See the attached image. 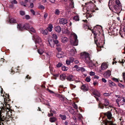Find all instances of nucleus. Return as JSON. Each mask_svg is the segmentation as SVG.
I'll list each match as a JSON object with an SVG mask.
<instances>
[{"label": "nucleus", "mask_w": 125, "mask_h": 125, "mask_svg": "<svg viewBox=\"0 0 125 125\" xmlns=\"http://www.w3.org/2000/svg\"><path fill=\"white\" fill-rule=\"evenodd\" d=\"M50 112H52V113H53L54 114H56V112L55 111L52 110L51 108V110H50Z\"/></svg>", "instance_id": "54"}, {"label": "nucleus", "mask_w": 125, "mask_h": 125, "mask_svg": "<svg viewBox=\"0 0 125 125\" xmlns=\"http://www.w3.org/2000/svg\"><path fill=\"white\" fill-rule=\"evenodd\" d=\"M93 94L96 96L100 97L101 95L99 92L96 90H95L93 92Z\"/></svg>", "instance_id": "18"}, {"label": "nucleus", "mask_w": 125, "mask_h": 125, "mask_svg": "<svg viewBox=\"0 0 125 125\" xmlns=\"http://www.w3.org/2000/svg\"><path fill=\"white\" fill-rule=\"evenodd\" d=\"M81 89L83 91H86L88 90V88L87 85L83 84L82 85L81 88Z\"/></svg>", "instance_id": "13"}, {"label": "nucleus", "mask_w": 125, "mask_h": 125, "mask_svg": "<svg viewBox=\"0 0 125 125\" xmlns=\"http://www.w3.org/2000/svg\"><path fill=\"white\" fill-rule=\"evenodd\" d=\"M68 69V68L65 66H63L62 67V71H66Z\"/></svg>", "instance_id": "39"}, {"label": "nucleus", "mask_w": 125, "mask_h": 125, "mask_svg": "<svg viewBox=\"0 0 125 125\" xmlns=\"http://www.w3.org/2000/svg\"><path fill=\"white\" fill-rule=\"evenodd\" d=\"M89 74L91 76H93L95 74V73L94 72L91 71L90 72Z\"/></svg>", "instance_id": "51"}, {"label": "nucleus", "mask_w": 125, "mask_h": 125, "mask_svg": "<svg viewBox=\"0 0 125 125\" xmlns=\"http://www.w3.org/2000/svg\"><path fill=\"white\" fill-rule=\"evenodd\" d=\"M40 31L44 35H46L48 33V31L47 30L45 29L44 30L42 28H41Z\"/></svg>", "instance_id": "20"}, {"label": "nucleus", "mask_w": 125, "mask_h": 125, "mask_svg": "<svg viewBox=\"0 0 125 125\" xmlns=\"http://www.w3.org/2000/svg\"><path fill=\"white\" fill-rule=\"evenodd\" d=\"M111 94V93L109 94L107 93H104V95L105 96H109Z\"/></svg>", "instance_id": "42"}, {"label": "nucleus", "mask_w": 125, "mask_h": 125, "mask_svg": "<svg viewBox=\"0 0 125 125\" xmlns=\"http://www.w3.org/2000/svg\"><path fill=\"white\" fill-rule=\"evenodd\" d=\"M48 14L47 13H45L44 16V17L45 19L47 17V16H48Z\"/></svg>", "instance_id": "64"}, {"label": "nucleus", "mask_w": 125, "mask_h": 125, "mask_svg": "<svg viewBox=\"0 0 125 125\" xmlns=\"http://www.w3.org/2000/svg\"><path fill=\"white\" fill-rule=\"evenodd\" d=\"M122 99V98L121 97L117 98L116 100V102L117 103V104L118 105L119 103L120 104H122V102L121 100Z\"/></svg>", "instance_id": "24"}, {"label": "nucleus", "mask_w": 125, "mask_h": 125, "mask_svg": "<svg viewBox=\"0 0 125 125\" xmlns=\"http://www.w3.org/2000/svg\"><path fill=\"white\" fill-rule=\"evenodd\" d=\"M59 116L63 120H65L66 118V116L65 115H62L61 114H60L59 115Z\"/></svg>", "instance_id": "32"}, {"label": "nucleus", "mask_w": 125, "mask_h": 125, "mask_svg": "<svg viewBox=\"0 0 125 125\" xmlns=\"http://www.w3.org/2000/svg\"><path fill=\"white\" fill-rule=\"evenodd\" d=\"M26 19H29L30 18V16L28 15H26L25 16Z\"/></svg>", "instance_id": "59"}, {"label": "nucleus", "mask_w": 125, "mask_h": 125, "mask_svg": "<svg viewBox=\"0 0 125 125\" xmlns=\"http://www.w3.org/2000/svg\"><path fill=\"white\" fill-rule=\"evenodd\" d=\"M11 3L12 4H13V3L14 4H16L17 3V2L16 0H14L12 1L11 2Z\"/></svg>", "instance_id": "50"}, {"label": "nucleus", "mask_w": 125, "mask_h": 125, "mask_svg": "<svg viewBox=\"0 0 125 125\" xmlns=\"http://www.w3.org/2000/svg\"><path fill=\"white\" fill-rule=\"evenodd\" d=\"M56 120V118L54 117H51L49 119V121L51 122H54Z\"/></svg>", "instance_id": "28"}, {"label": "nucleus", "mask_w": 125, "mask_h": 125, "mask_svg": "<svg viewBox=\"0 0 125 125\" xmlns=\"http://www.w3.org/2000/svg\"><path fill=\"white\" fill-rule=\"evenodd\" d=\"M73 106L74 108H75V109H77L78 108V107L77 106V105L75 103H74L73 104Z\"/></svg>", "instance_id": "52"}, {"label": "nucleus", "mask_w": 125, "mask_h": 125, "mask_svg": "<svg viewBox=\"0 0 125 125\" xmlns=\"http://www.w3.org/2000/svg\"><path fill=\"white\" fill-rule=\"evenodd\" d=\"M81 58L86 63H88L90 60L89 53L85 52L81 54Z\"/></svg>", "instance_id": "4"}, {"label": "nucleus", "mask_w": 125, "mask_h": 125, "mask_svg": "<svg viewBox=\"0 0 125 125\" xmlns=\"http://www.w3.org/2000/svg\"><path fill=\"white\" fill-rule=\"evenodd\" d=\"M111 75V71L109 70L107 71L104 74V77L105 78H109Z\"/></svg>", "instance_id": "11"}, {"label": "nucleus", "mask_w": 125, "mask_h": 125, "mask_svg": "<svg viewBox=\"0 0 125 125\" xmlns=\"http://www.w3.org/2000/svg\"><path fill=\"white\" fill-rule=\"evenodd\" d=\"M76 115L78 117L79 120L80 121L81 120V118L82 117V115L80 114H77Z\"/></svg>", "instance_id": "37"}, {"label": "nucleus", "mask_w": 125, "mask_h": 125, "mask_svg": "<svg viewBox=\"0 0 125 125\" xmlns=\"http://www.w3.org/2000/svg\"><path fill=\"white\" fill-rule=\"evenodd\" d=\"M81 71L82 72H83L85 71V69L84 68L82 67H80L79 69V71Z\"/></svg>", "instance_id": "44"}, {"label": "nucleus", "mask_w": 125, "mask_h": 125, "mask_svg": "<svg viewBox=\"0 0 125 125\" xmlns=\"http://www.w3.org/2000/svg\"><path fill=\"white\" fill-rule=\"evenodd\" d=\"M66 79L69 81H73L74 80L73 76L71 75L68 76L67 77Z\"/></svg>", "instance_id": "17"}, {"label": "nucleus", "mask_w": 125, "mask_h": 125, "mask_svg": "<svg viewBox=\"0 0 125 125\" xmlns=\"http://www.w3.org/2000/svg\"><path fill=\"white\" fill-rule=\"evenodd\" d=\"M53 27V26L52 24H49V25L48 26L47 28V29L49 31L51 32L52 30Z\"/></svg>", "instance_id": "27"}, {"label": "nucleus", "mask_w": 125, "mask_h": 125, "mask_svg": "<svg viewBox=\"0 0 125 125\" xmlns=\"http://www.w3.org/2000/svg\"><path fill=\"white\" fill-rule=\"evenodd\" d=\"M74 60V58L73 57H71L70 58L69 61L70 62H72Z\"/></svg>", "instance_id": "57"}, {"label": "nucleus", "mask_w": 125, "mask_h": 125, "mask_svg": "<svg viewBox=\"0 0 125 125\" xmlns=\"http://www.w3.org/2000/svg\"><path fill=\"white\" fill-rule=\"evenodd\" d=\"M114 12L118 14L120 12V10L119 6L115 5L113 6Z\"/></svg>", "instance_id": "8"}, {"label": "nucleus", "mask_w": 125, "mask_h": 125, "mask_svg": "<svg viewBox=\"0 0 125 125\" xmlns=\"http://www.w3.org/2000/svg\"><path fill=\"white\" fill-rule=\"evenodd\" d=\"M62 42H66L67 40V38L65 37H62Z\"/></svg>", "instance_id": "33"}, {"label": "nucleus", "mask_w": 125, "mask_h": 125, "mask_svg": "<svg viewBox=\"0 0 125 125\" xmlns=\"http://www.w3.org/2000/svg\"><path fill=\"white\" fill-rule=\"evenodd\" d=\"M112 79L115 82H119L118 79L115 78L114 77Z\"/></svg>", "instance_id": "47"}, {"label": "nucleus", "mask_w": 125, "mask_h": 125, "mask_svg": "<svg viewBox=\"0 0 125 125\" xmlns=\"http://www.w3.org/2000/svg\"><path fill=\"white\" fill-rule=\"evenodd\" d=\"M47 90L48 91L50 92L51 94H54V92L48 89H47Z\"/></svg>", "instance_id": "62"}, {"label": "nucleus", "mask_w": 125, "mask_h": 125, "mask_svg": "<svg viewBox=\"0 0 125 125\" xmlns=\"http://www.w3.org/2000/svg\"><path fill=\"white\" fill-rule=\"evenodd\" d=\"M118 85L119 87L121 88H124V85L120 83H118Z\"/></svg>", "instance_id": "43"}, {"label": "nucleus", "mask_w": 125, "mask_h": 125, "mask_svg": "<svg viewBox=\"0 0 125 125\" xmlns=\"http://www.w3.org/2000/svg\"><path fill=\"white\" fill-rule=\"evenodd\" d=\"M52 37L54 39H56L57 38V35L53 33H52Z\"/></svg>", "instance_id": "36"}, {"label": "nucleus", "mask_w": 125, "mask_h": 125, "mask_svg": "<svg viewBox=\"0 0 125 125\" xmlns=\"http://www.w3.org/2000/svg\"><path fill=\"white\" fill-rule=\"evenodd\" d=\"M59 22L60 24L64 25L66 24L67 23L68 21L66 19L62 18L59 19Z\"/></svg>", "instance_id": "10"}, {"label": "nucleus", "mask_w": 125, "mask_h": 125, "mask_svg": "<svg viewBox=\"0 0 125 125\" xmlns=\"http://www.w3.org/2000/svg\"><path fill=\"white\" fill-rule=\"evenodd\" d=\"M70 63V62L69 60H67L66 61V63L67 65H69Z\"/></svg>", "instance_id": "56"}, {"label": "nucleus", "mask_w": 125, "mask_h": 125, "mask_svg": "<svg viewBox=\"0 0 125 125\" xmlns=\"http://www.w3.org/2000/svg\"><path fill=\"white\" fill-rule=\"evenodd\" d=\"M38 8L41 10H44L45 9V7L44 6L40 4L38 7Z\"/></svg>", "instance_id": "40"}, {"label": "nucleus", "mask_w": 125, "mask_h": 125, "mask_svg": "<svg viewBox=\"0 0 125 125\" xmlns=\"http://www.w3.org/2000/svg\"><path fill=\"white\" fill-rule=\"evenodd\" d=\"M75 49L74 48H73L71 50L70 53L71 56H74L75 54Z\"/></svg>", "instance_id": "25"}, {"label": "nucleus", "mask_w": 125, "mask_h": 125, "mask_svg": "<svg viewBox=\"0 0 125 125\" xmlns=\"http://www.w3.org/2000/svg\"><path fill=\"white\" fill-rule=\"evenodd\" d=\"M20 4H21V5L23 6L24 7L26 6V5L24 4V2H23V1H21L20 2Z\"/></svg>", "instance_id": "63"}, {"label": "nucleus", "mask_w": 125, "mask_h": 125, "mask_svg": "<svg viewBox=\"0 0 125 125\" xmlns=\"http://www.w3.org/2000/svg\"><path fill=\"white\" fill-rule=\"evenodd\" d=\"M50 113H48V116L50 117L51 116H52L53 115V114L52 112H50Z\"/></svg>", "instance_id": "53"}, {"label": "nucleus", "mask_w": 125, "mask_h": 125, "mask_svg": "<svg viewBox=\"0 0 125 125\" xmlns=\"http://www.w3.org/2000/svg\"><path fill=\"white\" fill-rule=\"evenodd\" d=\"M48 42L50 46L52 47H53L55 45L54 40L53 39H51L49 40Z\"/></svg>", "instance_id": "14"}, {"label": "nucleus", "mask_w": 125, "mask_h": 125, "mask_svg": "<svg viewBox=\"0 0 125 125\" xmlns=\"http://www.w3.org/2000/svg\"><path fill=\"white\" fill-rule=\"evenodd\" d=\"M9 22L10 23H14L16 22V20L13 18H11L10 19L9 21Z\"/></svg>", "instance_id": "31"}, {"label": "nucleus", "mask_w": 125, "mask_h": 125, "mask_svg": "<svg viewBox=\"0 0 125 125\" xmlns=\"http://www.w3.org/2000/svg\"><path fill=\"white\" fill-rule=\"evenodd\" d=\"M60 79L62 80H64L65 78L66 75L65 74H61L60 76Z\"/></svg>", "instance_id": "29"}, {"label": "nucleus", "mask_w": 125, "mask_h": 125, "mask_svg": "<svg viewBox=\"0 0 125 125\" xmlns=\"http://www.w3.org/2000/svg\"><path fill=\"white\" fill-rule=\"evenodd\" d=\"M99 108L102 109H103L104 107L103 105H102L100 104H99Z\"/></svg>", "instance_id": "60"}, {"label": "nucleus", "mask_w": 125, "mask_h": 125, "mask_svg": "<svg viewBox=\"0 0 125 125\" xmlns=\"http://www.w3.org/2000/svg\"><path fill=\"white\" fill-rule=\"evenodd\" d=\"M104 115L105 116H107L108 119L110 120V121L111 122V124H112V120H111V118H112V115L111 112L110 111H108L106 113H105L104 114Z\"/></svg>", "instance_id": "7"}, {"label": "nucleus", "mask_w": 125, "mask_h": 125, "mask_svg": "<svg viewBox=\"0 0 125 125\" xmlns=\"http://www.w3.org/2000/svg\"><path fill=\"white\" fill-rule=\"evenodd\" d=\"M55 30L57 32L59 33L61 31V28L60 26H57L55 27Z\"/></svg>", "instance_id": "21"}, {"label": "nucleus", "mask_w": 125, "mask_h": 125, "mask_svg": "<svg viewBox=\"0 0 125 125\" xmlns=\"http://www.w3.org/2000/svg\"><path fill=\"white\" fill-rule=\"evenodd\" d=\"M63 53L62 52H59L57 54V57L60 58H62L63 56Z\"/></svg>", "instance_id": "23"}, {"label": "nucleus", "mask_w": 125, "mask_h": 125, "mask_svg": "<svg viewBox=\"0 0 125 125\" xmlns=\"http://www.w3.org/2000/svg\"><path fill=\"white\" fill-rule=\"evenodd\" d=\"M50 57L49 53V52L44 53L43 54L42 56V59H49Z\"/></svg>", "instance_id": "9"}, {"label": "nucleus", "mask_w": 125, "mask_h": 125, "mask_svg": "<svg viewBox=\"0 0 125 125\" xmlns=\"http://www.w3.org/2000/svg\"><path fill=\"white\" fill-rule=\"evenodd\" d=\"M90 80L91 79L90 78V77L89 76H88L85 79V81L87 82H90Z\"/></svg>", "instance_id": "41"}, {"label": "nucleus", "mask_w": 125, "mask_h": 125, "mask_svg": "<svg viewBox=\"0 0 125 125\" xmlns=\"http://www.w3.org/2000/svg\"><path fill=\"white\" fill-rule=\"evenodd\" d=\"M103 100H104V105L105 106H108L109 104V100L108 99L105 98H104Z\"/></svg>", "instance_id": "16"}, {"label": "nucleus", "mask_w": 125, "mask_h": 125, "mask_svg": "<svg viewBox=\"0 0 125 125\" xmlns=\"http://www.w3.org/2000/svg\"><path fill=\"white\" fill-rule=\"evenodd\" d=\"M20 14L21 15L23 16L25 15V13L24 11H20Z\"/></svg>", "instance_id": "48"}, {"label": "nucleus", "mask_w": 125, "mask_h": 125, "mask_svg": "<svg viewBox=\"0 0 125 125\" xmlns=\"http://www.w3.org/2000/svg\"><path fill=\"white\" fill-rule=\"evenodd\" d=\"M3 109L4 110V112H0V125H1V122L3 124L2 122L4 121V119L8 121L11 120L12 118L11 116V112L10 111L9 108L5 106Z\"/></svg>", "instance_id": "1"}, {"label": "nucleus", "mask_w": 125, "mask_h": 125, "mask_svg": "<svg viewBox=\"0 0 125 125\" xmlns=\"http://www.w3.org/2000/svg\"><path fill=\"white\" fill-rule=\"evenodd\" d=\"M43 47L42 45H40V48L39 49L38 51L37 52L39 53L40 54L42 55V54H43L44 53V51L43 49H41Z\"/></svg>", "instance_id": "15"}, {"label": "nucleus", "mask_w": 125, "mask_h": 125, "mask_svg": "<svg viewBox=\"0 0 125 125\" xmlns=\"http://www.w3.org/2000/svg\"><path fill=\"white\" fill-rule=\"evenodd\" d=\"M74 67L76 68V70L77 71H79V68H80V67H79L78 66H77V65H76L74 66Z\"/></svg>", "instance_id": "55"}, {"label": "nucleus", "mask_w": 125, "mask_h": 125, "mask_svg": "<svg viewBox=\"0 0 125 125\" xmlns=\"http://www.w3.org/2000/svg\"><path fill=\"white\" fill-rule=\"evenodd\" d=\"M95 43L97 45L98 44L99 45V47L102 46L103 45V41L101 40H99V41H98V40L96 41L95 39Z\"/></svg>", "instance_id": "19"}, {"label": "nucleus", "mask_w": 125, "mask_h": 125, "mask_svg": "<svg viewBox=\"0 0 125 125\" xmlns=\"http://www.w3.org/2000/svg\"><path fill=\"white\" fill-rule=\"evenodd\" d=\"M57 50L59 52H61V48L60 47H58L56 48Z\"/></svg>", "instance_id": "58"}, {"label": "nucleus", "mask_w": 125, "mask_h": 125, "mask_svg": "<svg viewBox=\"0 0 125 125\" xmlns=\"http://www.w3.org/2000/svg\"><path fill=\"white\" fill-rule=\"evenodd\" d=\"M108 68L107 64L106 63H103L101 64V70H104Z\"/></svg>", "instance_id": "12"}, {"label": "nucleus", "mask_w": 125, "mask_h": 125, "mask_svg": "<svg viewBox=\"0 0 125 125\" xmlns=\"http://www.w3.org/2000/svg\"><path fill=\"white\" fill-rule=\"evenodd\" d=\"M114 2L113 1V0H110L109 2L108 5L109 8L110 9V6H113L114 4Z\"/></svg>", "instance_id": "30"}, {"label": "nucleus", "mask_w": 125, "mask_h": 125, "mask_svg": "<svg viewBox=\"0 0 125 125\" xmlns=\"http://www.w3.org/2000/svg\"><path fill=\"white\" fill-rule=\"evenodd\" d=\"M30 27L29 24L26 23L24 25L23 27L21 24L18 25L17 28L20 31H22L23 29L28 30Z\"/></svg>", "instance_id": "5"}, {"label": "nucleus", "mask_w": 125, "mask_h": 125, "mask_svg": "<svg viewBox=\"0 0 125 125\" xmlns=\"http://www.w3.org/2000/svg\"><path fill=\"white\" fill-rule=\"evenodd\" d=\"M73 20L76 21H79V17L77 15L74 16L73 18Z\"/></svg>", "instance_id": "38"}, {"label": "nucleus", "mask_w": 125, "mask_h": 125, "mask_svg": "<svg viewBox=\"0 0 125 125\" xmlns=\"http://www.w3.org/2000/svg\"><path fill=\"white\" fill-rule=\"evenodd\" d=\"M62 65V64L61 63H59L56 65V66L58 68L60 67Z\"/></svg>", "instance_id": "46"}, {"label": "nucleus", "mask_w": 125, "mask_h": 125, "mask_svg": "<svg viewBox=\"0 0 125 125\" xmlns=\"http://www.w3.org/2000/svg\"><path fill=\"white\" fill-rule=\"evenodd\" d=\"M60 13V11L58 9H56L54 12L55 14L57 15H59Z\"/></svg>", "instance_id": "35"}, {"label": "nucleus", "mask_w": 125, "mask_h": 125, "mask_svg": "<svg viewBox=\"0 0 125 125\" xmlns=\"http://www.w3.org/2000/svg\"><path fill=\"white\" fill-rule=\"evenodd\" d=\"M115 3L118 6H119L120 5V2L118 0H116L115 1Z\"/></svg>", "instance_id": "45"}, {"label": "nucleus", "mask_w": 125, "mask_h": 125, "mask_svg": "<svg viewBox=\"0 0 125 125\" xmlns=\"http://www.w3.org/2000/svg\"><path fill=\"white\" fill-rule=\"evenodd\" d=\"M30 11L31 13H32L33 14V15H34L35 14V12L33 9H31L30 10Z\"/></svg>", "instance_id": "49"}, {"label": "nucleus", "mask_w": 125, "mask_h": 125, "mask_svg": "<svg viewBox=\"0 0 125 125\" xmlns=\"http://www.w3.org/2000/svg\"><path fill=\"white\" fill-rule=\"evenodd\" d=\"M109 86L111 87H112L113 86H116V85L115 83L112 82L111 81H109Z\"/></svg>", "instance_id": "26"}, {"label": "nucleus", "mask_w": 125, "mask_h": 125, "mask_svg": "<svg viewBox=\"0 0 125 125\" xmlns=\"http://www.w3.org/2000/svg\"><path fill=\"white\" fill-rule=\"evenodd\" d=\"M28 31L31 34L33 33H35L36 32V31L34 29L33 27L30 26Z\"/></svg>", "instance_id": "22"}, {"label": "nucleus", "mask_w": 125, "mask_h": 125, "mask_svg": "<svg viewBox=\"0 0 125 125\" xmlns=\"http://www.w3.org/2000/svg\"><path fill=\"white\" fill-rule=\"evenodd\" d=\"M34 38L35 39V43L36 44H40V45L42 44L41 39L36 34L34 36Z\"/></svg>", "instance_id": "6"}, {"label": "nucleus", "mask_w": 125, "mask_h": 125, "mask_svg": "<svg viewBox=\"0 0 125 125\" xmlns=\"http://www.w3.org/2000/svg\"><path fill=\"white\" fill-rule=\"evenodd\" d=\"M34 7V4L33 3H30V7L31 8H33Z\"/></svg>", "instance_id": "61"}, {"label": "nucleus", "mask_w": 125, "mask_h": 125, "mask_svg": "<svg viewBox=\"0 0 125 125\" xmlns=\"http://www.w3.org/2000/svg\"><path fill=\"white\" fill-rule=\"evenodd\" d=\"M71 35L73 36V39H71L70 40V42L71 44L74 46H77L78 45V41L77 39V36L74 33H72Z\"/></svg>", "instance_id": "3"}, {"label": "nucleus", "mask_w": 125, "mask_h": 125, "mask_svg": "<svg viewBox=\"0 0 125 125\" xmlns=\"http://www.w3.org/2000/svg\"><path fill=\"white\" fill-rule=\"evenodd\" d=\"M82 21L86 23V24H83L84 28L85 29L86 31H87L89 29L90 30H92V32L94 33V35H95L96 36L97 34H98V35H99L100 33L99 34L98 33L100 32V30H101L102 29V27L101 26H97V27H96V28H99V29L98 30L97 29V30H96L95 31H94L93 30H91V29L90 28V27L89 26L87 25H88V23L87 20H83Z\"/></svg>", "instance_id": "2"}, {"label": "nucleus", "mask_w": 125, "mask_h": 125, "mask_svg": "<svg viewBox=\"0 0 125 125\" xmlns=\"http://www.w3.org/2000/svg\"><path fill=\"white\" fill-rule=\"evenodd\" d=\"M70 88L72 90L75 89L76 87V85L71 84H70Z\"/></svg>", "instance_id": "34"}]
</instances>
